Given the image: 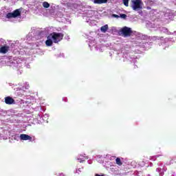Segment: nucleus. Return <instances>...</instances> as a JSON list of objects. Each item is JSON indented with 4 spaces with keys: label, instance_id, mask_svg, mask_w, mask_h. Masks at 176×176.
Listing matches in <instances>:
<instances>
[{
    "label": "nucleus",
    "instance_id": "2",
    "mask_svg": "<svg viewBox=\"0 0 176 176\" xmlns=\"http://www.w3.org/2000/svg\"><path fill=\"white\" fill-rule=\"evenodd\" d=\"M131 6L133 10H141L142 9V5L144 3H142V0H132L131 1Z\"/></svg>",
    "mask_w": 176,
    "mask_h": 176
},
{
    "label": "nucleus",
    "instance_id": "12",
    "mask_svg": "<svg viewBox=\"0 0 176 176\" xmlns=\"http://www.w3.org/2000/svg\"><path fill=\"white\" fill-rule=\"evenodd\" d=\"M116 163L118 166H122L123 164V162H122V160L119 157L116 159Z\"/></svg>",
    "mask_w": 176,
    "mask_h": 176
},
{
    "label": "nucleus",
    "instance_id": "1",
    "mask_svg": "<svg viewBox=\"0 0 176 176\" xmlns=\"http://www.w3.org/2000/svg\"><path fill=\"white\" fill-rule=\"evenodd\" d=\"M47 38H51L53 40L54 43H58L60 41H63L64 38V34L63 33H57V32H52L51 33Z\"/></svg>",
    "mask_w": 176,
    "mask_h": 176
},
{
    "label": "nucleus",
    "instance_id": "10",
    "mask_svg": "<svg viewBox=\"0 0 176 176\" xmlns=\"http://www.w3.org/2000/svg\"><path fill=\"white\" fill-rule=\"evenodd\" d=\"M100 31L102 32H107L108 31V25H104L100 28Z\"/></svg>",
    "mask_w": 176,
    "mask_h": 176
},
{
    "label": "nucleus",
    "instance_id": "14",
    "mask_svg": "<svg viewBox=\"0 0 176 176\" xmlns=\"http://www.w3.org/2000/svg\"><path fill=\"white\" fill-rule=\"evenodd\" d=\"M126 17H127V15H126L125 14H120V18L121 19H126Z\"/></svg>",
    "mask_w": 176,
    "mask_h": 176
},
{
    "label": "nucleus",
    "instance_id": "8",
    "mask_svg": "<svg viewBox=\"0 0 176 176\" xmlns=\"http://www.w3.org/2000/svg\"><path fill=\"white\" fill-rule=\"evenodd\" d=\"M108 0H94V3H97L98 5H101V3H107Z\"/></svg>",
    "mask_w": 176,
    "mask_h": 176
},
{
    "label": "nucleus",
    "instance_id": "11",
    "mask_svg": "<svg viewBox=\"0 0 176 176\" xmlns=\"http://www.w3.org/2000/svg\"><path fill=\"white\" fill-rule=\"evenodd\" d=\"M43 6L45 9H49V8H50V4L47 1H44L43 3Z\"/></svg>",
    "mask_w": 176,
    "mask_h": 176
},
{
    "label": "nucleus",
    "instance_id": "7",
    "mask_svg": "<svg viewBox=\"0 0 176 176\" xmlns=\"http://www.w3.org/2000/svg\"><path fill=\"white\" fill-rule=\"evenodd\" d=\"M9 46H6V45H4V46H2L0 47V53L1 54H6V53H8V52H9Z\"/></svg>",
    "mask_w": 176,
    "mask_h": 176
},
{
    "label": "nucleus",
    "instance_id": "5",
    "mask_svg": "<svg viewBox=\"0 0 176 176\" xmlns=\"http://www.w3.org/2000/svg\"><path fill=\"white\" fill-rule=\"evenodd\" d=\"M4 102L7 104V105H12L13 104H16V101H14V99L10 96H6L4 98Z\"/></svg>",
    "mask_w": 176,
    "mask_h": 176
},
{
    "label": "nucleus",
    "instance_id": "6",
    "mask_svg": "<svg viewBox=\"0 0 176 176\" xmlns=\"http://www.w3.org/2000/svg\"><path fill=\"white\" fill-rule=\"evenodd\" d=\"M20 138L23 141H31V140H32V138L27 134H21Z\"/></svg>",
    "mask_w": 176,
    "mask_h": 176
},
{
    "label": "nucleus",
    "instance_id": "3",
    "mask_svg": "<svg viewBox=\"0 0 176 176\" xmlns=\"http://www.w3.org/2000/svg\"><path fill=\"white\" fill-rule=\"evenodd\" d=\"M19 16H21V11L20 10L16 9L13 11V12H9L6 14V19H16V17H19Z\"/></svg>",
    "mask_w": 176,
    "mask_h": 176
},
{
    "label": "nucleus",
    "instance_id": "16",
    "mask_svg": "<svg viewBox=\"0 0 176 176\" xmlns=\"http://www.w3.org/2000/svg\"><path fill=\"white\" fill-rule=\"evenodd\" d=\"M114 17H119L118 15L114 14Z\"/></svg>",
    "mask_w": 176,
    "mask_h": 176
},
{
    "label": "nucleus",
    "instance_id": "15",
    "mask_svg": "<svg viewBox=\"0 0 176 176\" xmlns=\"http://www.w3.org/2000/svg\"><path fill=\"white\" fill-rule=\"evenodd\" d=\"M95 176H105V175H104L96 174Z\"/></svg>",
    "mask_w": 176,
    "mask_h": 176
},
{
    "label": "nucleus",
    "instance_id": "4",
    "mask_svg": "<svg viewBox=\"0 0 176 176\" xmlns=\"http://www.w3.org/2000/svg\"><path fill=\"white\" fill-rule=\"evenodd\" d=\"M121 33L123 36H130L133 31H131V28L125 26L121 29Z\"/></svg>",
    "mask_w": 176,
    "mask_h": 176
},
{
    "label": "nucleus",
    "instance_id": "9",
    "mask_svg": "<svg viewBox=\"0 0 176 176\" xmlns=\"http://www.w3.org/2000/svg\"><path fill=\"white\" fill-rule=\"evenodd\" d=\"M46 46H52L53 45V41L50 38H47V40L45 41Z\"/></svg>",
    "mask_w": 176,
    "mask_h": 176
},
{
    "label": "nucleus",
    "instance_id": "13",
    "mask_svg": "<svg viewBox=\"0 0 176 176\" xmlns=\"http://www.w3.org/2000/svg\"><path fill=\"white\" fill-rule=\"evenodd\" d=\"M122 2L124 5V6L128 7L129 6V0H122Z\"/></svg>",
    "mask_w": 176,
    "mask_h": 176
}]
</instances>
